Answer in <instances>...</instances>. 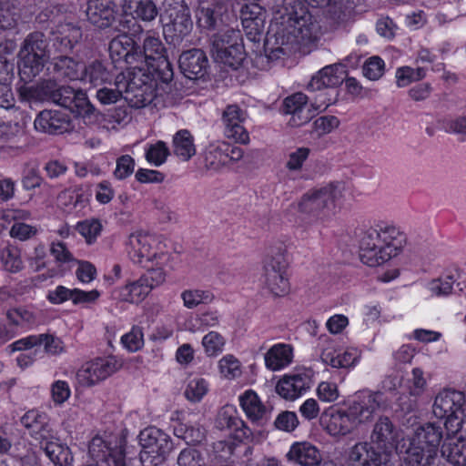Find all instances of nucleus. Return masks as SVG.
I'll return each instance as SVG.
<instances>
[{
	"label": "nucleus",
	"instance_id": "f257e3e1",
	"mask_svg": "<svg viewBox=\"0 0 466 466\" xmlns=\"http://www.w3.org/2000/svg\"><path fill=\"white\" fill-rule=\"evenodd\" d=\"M386 406L380 391L362 390L347 402V409L329 406L320 415L323 430L332 437H344L354 432L360 425L370 422L376 413Z\"/></svg>",
	"mask_w": 466,
	"mask_h": 466
},
{
	"label": "nucleus",
	"instance_id": "f03ea898",
	"mask_svg": "<svg viewBox=\"0 0 466 466\" xmlns=\"http://www.w3.org/2000/svg\"><path fill=\"white\" fill-rule=\"evenodd\" d=\"M465 406L466 399L461 391L443 390L436 396L432 407L437 418L445 419L446 441L451 449L442 453L452 466H466V441L462 434Z\"/></svg>",
	"mask_w": 466,
	"mask_h": 466
},
{
	"label": "nucleus",
	"instance_id": "7ed1b4c3",
	"mask_svg": "<svg viewBox=\"0 0 466 466\" xmlns=\"http://www.w3.org/2000/svg\"><path fill=\"white\" fill-rule=\"evenodd\" d=\"M127 252L135 263L149 268L142 277L151 290L163 285L173 269L167 245L154 235L142 231L132 233L127 242Z\"/></svg>",
	"mask_w": 466,
	"mask_h": 466
},
{
	"label": "nucleus",
	"instance_id": "20e7f679",
	"mask_svg": "<svg viewBox=\"0 0 466 466\" xmlns=\"http://www.w3.org/2000/svg\"><path fill=\"white\" fill-rule=\"evenodd\" d=\"M406 244V235L399 227L390 223L378 224L361 237L360 258L369 267H378L400 256Z\"/></svg>",
	"mask_w": 466,
	"mask_h": 466
},
{
	"label": "nucleus",
	"instance_id": "39448f33",
	"mask_svg": "<svg viewBox=\"0 0 466 466\" xmlns=\"http://www.w3.org/2000/svg\"><path fill=\"white\" fill-rule=\"evenodd\" d=\"M352 198V192L343 183H330L307 191L298 208L311 221L324 224L331 221Z\"/></svg>",
	"mask_w": 466,
	"mask_h": 466
},
{
	"label": "nucleus",
	"instance_id": "423d86ee",
	"mask_svg": "<svg viewBox=\"0 0 466 466\" xmlns=\"http://www.w3.org/2000/svg\"><path fill=\"white\" fill-rule=\"evenodd\" d=\"M281 19V26L279 27L278 22L271 24L267 35V50L270 45L278 46L272 48L269 58H279V55H284V46L308 43L318 38L319 27L309 13L301 9L300 13H289Z\"/></svg>",
	"mask_w": 466,
	"mask_h": 466
},
{
	"label": "nucleus",
	"instance_id": "0eeeda50",
	"mask_svg": "<svg viewBox=\"0 0 466 466\" xmlns=\"http://www.w3.org/2000/svg\"><path fill=\"white\" fill-rule=\"evenodd\" d=\"M152 76L150 73H143L142 76H137L136 71H131L129 76L121 73L116 76L114 85L116 88L102 87L96 92L97 100L103 105L116 103L120 97L136 108H141L148 105L154 99L156 94L150 86Z\"/></svg>",
	"mask_w": 466,
	"mask_h": 466
},
{
	"label": "nucleus",
	"instance_id": "6e6552de",
	"mask_svg": "<svg viewBox=\"0 0 466 466\" xmlns=\"http://www.w3.org/2000/svg\"><path fill=\"white\" fill-rule=\"evenodd\" d=\"M398 446L408 466H431L443 438L441 428L434 423L417 426Z\"/></svg>",
	"mask_w": 466,
	"mask_h": 466
},
{
	"label": "nucleus",
	"instance_id": "1a4fd4ad",
	"mask_svg": "<svg viewBox=\"0 0 466 466\" xmlns=\"http://www.w3.org/2000/svg\"><path fill=\"white\" fill-rule=\"evenodd\" d=\"M22 425L28 431V433L45 443V453L54 466H70L73 461L68 447L54 441V432L49 423L48 415L38 409L27 410L21 417Z\"/></svg>",
	"mask_w": 466,
	"mask_h": 466
},
{
	"label": "nucleus",
	"instance_id": "9d476101",
	"mask_svg": "<svg viewBox=\"0 0 466 466\" xmlns=\"http://www.w3.org/2000/svg\"><path fill=\"white\" fill-rule=\"evenodd\" d=\"M29 91L32 93V98L50 100L56 105L68 108L83 119H88L89 122L95 114V107L88 100L86 92L80 89L76 90L68 86L55 88L54 84L48 82L37 86L35 90H33V86H30Z\"/></svg>",
	"mask_w": 466,
	"mask_h": 466
},
{
	"label": "nucleus",
	"instance_id": "9b49d317",
	"mask_svg": "<svg viewBox=\"0 0 466 466\" xmlns=\"http://www.w3.org/2000/svg\"><path fill=\"white\" fill-rule=\"evenodd\" d=\"M160 20L166 39L173 44L180 42L193 27L189 9L184 0H164Z\"/></svg>",
	"mask_w": 466,
	"mask_h": 466
},
{
	"label": "nucleus",
	"instance_id": "f8f14e48",
	"mask_svg": "<svg viewBox=\"0 0 466 466\" xmlns=\"http://www.w3.org/2000/svg\"><path fill=\"white\" fill-rule=\"evenodd\" d=\"M328 95V92L319 93L310 103H309L307 96L300 92L287 96L283 101V111L290 116L289 125L300 127L308 123L319 112L325 110L333 103V98H327Z\"/></svg>",
	"mask_w": 466,
	"mask_h": 466
},
{
	"label": "nucleus",
	"instance_id": "ddd939ff",
	"mask_svg": "<svg viewBox=\"0 0 466 466\" xmlns=\"http://www.w3.org/2000/svg\"><path fill=\"white\" fill-rule=\"evenodd\" d=\"M210 52L216 62L234 69L241 66L245 59L239 32L230 28L213 35Z\"/></svg>",
	"mask_w": 466,
	"mask_h": 466
},
{
	"label": "nucleus",
	"instance_id": "4468645a",
	"mask_svg": "<svg viewBox=\"0 0 466 466\" xmlns=\"http://www.w3.org/2000/svg\"><path fill=\"white\" fill-rule=\"evenodd\" d=\"M46 41L41 33H33L20 51L19 76L24 82H30L43 70L46 60Z\"/></svg>",
	"mask_w": 466,
	"mask_h": 466
},
{
	"label": "nucleus",
	"instance_id": "2eb2a0df",
	"mask_svg": "<svg viewBox=\"0 0 466 466\" xmlns=\"http://www.w3.org/2000/svg\"><path fill=\"white\" fill-rule=\"evenodd\" d=\"M141 451L139 461L142 464L158 466L164 457L172 450V441L166 432L157 427H147L140 431Z\"/></svg>",
	"mask_w": 466,
	"mask_h": 466
},
{
	"label": "nucleus",
	"instance_id": "dca6fc26",
	"mask_svg": "<svg viewBox=\"0 0 466 466\" xmlns=\"http://www.w3.org/2000/svg\"><path fill=\"white\" fill-rule=\"evenodd\" d=\"M166 49L158 37L148 35L144 40L142 57L138 59V65L134 66L137 76H142L143 73H150L152 76L150 86L155 91L157 76L160 67L167 68L169 63L165 56Z\"/></svg>",
	"mask_w": 466,
	"mask_h": 466
},
{
	"label": "nucleus",
	"instance_id": "f3484780",
	"mask_svg": "<svg viewBox=\"0 0 466 466\" xmlns=\"http://www.w3.org/2000/svg\"><path fill=\"white\" fill-rule=\"evenodd\" d=\"M90 457L98 464L125 466V453L122 441L117 436L104 432L96 435L88 447Z\"/></svg>",
	"mask_w": 466,
	"mask_h": 466
},
{
	"label": "nucleus",
	"instance_id": "a211bd4d",
	"mask_svg": "<svg viewBox=\"0 0 466 466\" xmlns=\"http://www.w3.org/2000/svg\"><path fill=\"white\" fill-rule=\"evenodd\" d=\"M264 285L274 297H285L290 292L283 255L269 258L264 265Z\"/></svg>",
	"mask_w": 466,
	"mask_h": 466
},
{
	"label": "nucleus",
	"instance_id": "6ab92c4d",
	"mask_svg": "<svg viewBox=\"0 0 466 466\" xmlns=\"http://www.w3.org/2000/svg\"><path fill=\"white\" fill-rule=\"evenodd\" d=\"M324 365L332 369L352 370L360 362L362 351L355 346L336 348L332 343L324 347L319 355Z\"/></svg>",
	"mask_w": 466,
	"mask_h": 466
},
{
	"label": "nucleus",
	"instance_id": "aec40b11",
	"mask_svg": "<svg viewBox=\"0 0 466 466\" xmlns=\"http://www.w3.org/2000/svg\"><path fill=\"white\" fill-rule=\"evenodd\" d=\"M398 431L387 417H380L374 424L370 440L376 445L378 451L382 454V457L388 461V457L396 451L400 454L398 446L405 441L403 438L398 441Z\"/></svg>",
	"mask_w": 466,
	"mask_h": 466
},
{
	"label": "nucleus",
	"instance_id": "412c9836",
	"mask_svg": "<svg viewBox=\"0 0 466 466\" xmlns=\"http://www.w3.org/2000/svg\"><path fill=\"white\" fill-rule=\"evenodd\" d=\"M117 370L112 358H97L84 363L76 371V380L84 387L94 386L106 380Z\"/></svg>",
	"mask_w": 466,
	"mask_h": 466
},
{
	"label": "nucleus",
	"instance_id": "4be33fe9",
	"mask_svg": "<svg viewBox=\"0 0 466 466\" xmlns=\"http://www.w3.org/2000/svg\"><path fill=\"white\" fill-rule=\"evenodd\" d=\"M346 66L342 64H333L324 66L315 76H312L309 89L311 91L328 92L327 98H333L335 101L336 94L334 87L340 85L345 79Z\"/></svg>",
	"mask_w": 466,
	"mask_h": 466
},
{
	"label": "nucleus",
	"instance_id": "5701e85b",
	"mask_svg": "<svg viewBox=\"0 0 466 466\" xmlns=\"http://www.w3.org/2000/svg\"><path fill=\"white\" fill-rule=\"evenodd\" d=\"M311 386V379L305 370L284 374L277 382V394L286 400H295L304 395Z\"/></svg>",
	"mask_w": 466,
	"mask_h": 466
},
{
	"label": "nucleus",
	"instance_id": "b1692460",
	"mask_svg": "<svg viewBox=\"0 0 466 466\" xmlns=\"http://www.w3.org/2000/svg\"><path fill=\"white\" fill-rule=\"evenodd\" d=\"M288 461L299 466H319L320 463H335L336 458H326L319 450L309 441L294 442L288 453Z\"/></svg>",
	"mask_w": 466,
	"mask_h": 466
},
{
	"label": "nucleus",
	"instance_id": "393cba45",
	"mask_svg": "<svg viewBox=\"0 0 466 466\" xmlns=\"http://www.w3.org/2000/svg\"><path fill=\"white\" fill-rule=\"evenodd\" d=\"M109 52L114 62L123 61L127 66L124 72L127 76L134 71V66L138 65V59L142 57L141 52L135 46L134 40L127 35L115 37L110 43Z\"/></svg>",
	"mask_w": 466,
	"mask_h": 466
},
{
	"label": "nucleus",
	"instance_id": "a878e982",
	"mask_svg": "<svg viewBox=\"0 0 466 466\" xmlns=\"http://www.w3.org/2000/svg\"><path fill=\"white\" fill-rule=\"evenodd\" d=\"M216 425L228 430L235 440L242 441L251 437V431L238 414L234 405H225L218 412Z\"/></svg>",
	"mask_w": 466,
	"mask_h": 466
},
{
	"label": "nucleus",
	"instance_id": "bb28decb",
	"mask_svg": "<svg viewBox=\"0 0 466 466\" xmlns=\"http://www.w3.org/2000/svg\"><path fill=\"white\" fill-rule=\"evenodd\" d=\"M245 118V112L238 106H228L222 116L225 136L237 143L248 144L249 135L242 125Z\"/></svg>",
	"mask_w": 466,
	"mask_h": 466
},
{
	"label": "nucleus",
	"instance_id": "cd10ccee",
	"mask_svg": "<svg viewBox=\"0 0 466 466\" xmlns=\"http://www.w3.org/2000/svg\"><path fill=\"white\" fill-rule=\"evenodd\" d=\"M243 30L250 41H259L265 29L266 11L258 4L246 5L240 14Z\"/></svg>",
	"mask_w": 466,
	"mask_h": 466
},
{
	"label": "nucleus",
	"instance_id": "c85d7f7f",
	"mask_svg": "<svg viewBox=\"0 0 466 466\" xmlns=\"http://www.w3.org/2000/svg\"><path fill=\"white\" fill-rule=\"evenodd\" d=\"M35 322V313L25 308L12 309L6 312V323L2 329V340H9Z\"/></svg>",
	"mask_w": 466,
	"mask_h": 466
},
{
	"label": "nucleus",
	"instance_id": "c756f323",
	"mask_svg": "<svg viewBox=\"0 0 466 466\" xmlns=\"http://www.w3.org/2000/svg\"><path fill=\"white\" fill-rule=\"evenodd\" d=\"M293 345L286 342L273 344L264 354L265 367L273 372L289 368L294 361Z\"/></svg>",
	"mask_w": 466,
	"mask_h": 466
},
{
	"label": "nucleus",
	"instance_id": "7c9ffc66",
	"mask_svg": "<svg viewBox=\"0 0 466 466\" xmlns=\"http://www.w3.org/2000/svg\"><path fill=\"white\" fill-rule=\"evenodd\" d=\"M183 411L175 410L170 420L173 422V433L177 438L182 439L187 444H198L204 441L205 429L198 422H184L181 420Z\"/></svg>",
	"mask_w": 466,
	"mask_h": 466
},
{
	"label": "nucleus",
	"instance_id": "2f4dec72",
	"mask_svg": "<svg viewBox=\"0 0 466 466\" xmlns=\"http://www.w3.org/2000/svg\"><path fill=\"white\" fill-rule=\"evenodd\" d=\"M238 404L246 417L253 423H261L268 419V409L254 390H246L238 398Z\"/></svg>",
	"mask_w": 466,
	"mask_h": 466
},
{
	"label": "nucleus",
	"instance_id": "473e14b6",
	"mask_svg": "<svg viewBox=\"0 0 466 466\" xmlns=\"http://www.w3.org/2000/svg\"><path fill=\"white\" fill-rule=\"evenodd\" d=\"M30 218V212L25 209L7 210L2 214V220H14L9 234L12 238L19 240H26L37 233V228L29 224L22 222Z\"/></svg>",
	"mask_w": 466,
	"mask_h": 466
},
{
	"label": "nucleus",
	"instance_id": "72a5a7b5",
	"mask_svg": "<svg viewBox=\"0 0 466 466\" xmlns=\"http://www.w3.org/2000/svg\"><path fill=\"white\" fill-rule=\"evenodd\" d=\"M207 66L208 58L200 49L186 51L179 57V67L188 78H198L203 76Z\"/></svg>",
	"mask_w": 466,
	"mask_h": 466
},
{
	"label": "nucleus",
	"instance_id": "f704fd0d",
	"mask_svg": "<svg viewBox=\"0 0 466 466\" xmlns=\"http://www.w3.org/2000/svg\"><path fill=\"white\" fill-rule=\"evenodd\" d=\"M86 13L90 23L101 28L108 26L115 17L111 0H88Z\"/></svg>",
	"mask_w": 466,
	"mask_h": 466
},
{
	"label": "nucleus",
	"instance_id": "c9c22d12",
	"mask_svg": "<svg viewBox=\"0 0 466 466\" xmlns=\"http://www.w3.org/2000/svg\"><path fill=\"white\" fill-rule=\"evenodd\" d=\"M36 130L48 134H60L67 130L68 122L59 111L44 110L35 119Z\"/></svg>",
	"mask_w": 466,
	"mask_h": 466
},
{
	"label": "nucleus",
	"instance_id": "e433bc0d",
	"mask_svg": "<svg viewBox=\"0 0 466 466\" xmlns=\"http://www.w3.org/2000/svg\"><path fill=\"white\" fill-rule=\"evenodd\" d=\"M349 461L359 463L360 466H380L387 464L388 461L382 454L373 450L367 442L355 444L349 451Z\"/></svg>",
	"mask_w": 466,
	"mask_h": 466
},
{
	"label": "nucleus",
	"instance_id": "4c0bfd02",
	"mask_svg": "<svg viewBox=\"0 0 466 466\" xmlns=\"http://www.w3.org/2000/svg\"><path fill=\"white\" fill-rule=\"evenodd\" d=\"M150 292V288L141 276L138 279L116 289L113 291V297L120 301L138 303L144 300Z\"/></svg>",
	"mask_w": 466,
	"mask_h": 466
},
{
	"label": "nucleus",
	"instance_id": "58836bf2",
	"mask_svg": "<svg viewBox=\"0 0 466 466\" xmlns=\"http://www.w3.org/2000/svg\"><path fill=\"white\" fill-rule=\"evenodd\" d=\"M113 74L110 65L95 60L84 66L81 81L92 86H97L111 82Z\"/></svg>",
	"mask_w": 466,
	"mask_h": 466
},
{
	"label": "nucleus",
	"instance_id": "ea45409f",
	"mask_svg": "<svg viewBox=\"0 0 466 466\" xmlns=\"http://www.w3.org/2000/svg\"><path fill=\"white\" fill-rule=\"evenodd\" d=\"M86 123L91 124L97 121L99 128L107 132H116L123 127L127 122V114L125 109L116 108L107 112L106 114L100 115L95 110L91 121L84 119Z\"/></svg>",
	"mask_w": 466,
	"mask_h": 466
},
{
	"label": "nucleus",
	"instance_id": "a19ab883",
	"mask_svg": "<svg viewBox=\"0 0 466 466\" xmlns=\"http://www.w3.org/2000/svg\"><path fill=\"white\" fill-rule=\"evenodd\" d=\"M123 12L135 19L152 21L157 15L156 5L151 0H124Z\"/></svg>",
	"mask_w": 466,
	"mask_h": 466
},
{
	"label": "nucleus",
	"instance_id": "79ce46f5",
	"mask_svg": "<svg viewBox=\"0 0 466 466\" xmlns=\"http://www.w3.org/2000/svg\"><path fill=\"white\" fill-rule=\"evenodd\" d=\"M209 382L207 379L189 375L184 383V397L191 403L200 402L209 391Z\"/></svg>",
	"mask_w": 466,
	"mask_h": 466
},
{
	"label": "nucleus",
	"instance_id": "37998d69",
	"mask_svg": "<svg viewBox=\"0 0 466 466\" xmlns=\"http://www.w3.org/2000/svg\"><path fill=\"white\" fill-rule=\"evenodd\" d=\"M217 370L221 380L233 381L241 378L244 367L235 355L228 353L218 360Z\"/></svg>",
	"mask_w": 466,
	"mask_h": 466
},
{
	"label": "nucleus",
	"instance_id": "c03bdc74",
	"mask_svg": "<svg viewBox=\"0 0 466 466\" xmlns=\"http://www.w3.org/2000/svg\"><path fill=\"white\" fill-rule=\"evenodd\" d=\"M455 281L456 272L447 270L442 276L426 281L424 289L432 297H444L451 293Z\"/></svg>",
	"mask_w": 466,
	"mask_h": 466
},
{
	"label": "nucleus",
	"instance_id": "a18cd8bd",
	"mask_svg": "<svg viewBox=\"0 0 466 466\" xmlns=\"http://www.w3.org/2000/svg\"><path fill=\"white\" fill-rule=\"evenodd\" d=\"M228 148V143L225 141H216L210 143L205 151V165L208 169L218 170L227 166L228 157L226 151Z\"/></svg>",
	"mask_w": 466,
	"mask_h": 466
},
{
	"label": "nucleus",
	"instance_id": "49530a36",
	"mask_svg": "<svg viewBox=\"0 0 466 466\" xmlns=\"http://www.w3.org/2000/svg\"><path fill=\"white\" fill-rule=\"evenodd\" d=\"M180 299L186 309H193L200 305L210 304L214 300L215 296L208 289L188 288L181 291Z\"/></svg>",
	"mask_w": 466,
	"mask_h": 466
},
{
	"label": "nucleus",
	"instance_id": "de8ad7c7",
	"mask_svg": "<svg viewBox=\"0 0 466 466\" xmlns=\"http://www.w3.org/2000/svg\"><path fill=\"white\" fill-rule=\"evenodd\" d=\"M173 150L174 154L183 161L189 160L196 154L193 137L187 130L182 129L175 134Z\"/></svg>",
	"mask_w": 466,
	"mask_h": 466
},
{
	"label": "nucleus",
	"instance_id": "09e8293b",
	"mask_svg": "<svg viewBox=\"0 0 466 466\" xmlns=\"http://www.w3.org/2000/svg\"><path fill=\"white\" fill-rule=\"evenodd\" d=\"M83 68L82 65L67 56L59 57L55 62L57 75L71 81H81Z\"/></svg>",
	"mask_w": 466,
	"mask_h": 466
},
{
	"label": "nucleus",
	"instance_id": "8fccbe9b",
	"mask_svg": "<svg viewBox=\"0 0 466 466\" xmlns=\"http://www.w3.org/2000/svg\"><path fill=\"white\" fill-rule=\"evenodd\" d=\"M201 346L207 357L215 358L224 351L226 338L219 332L212 330L203 336Z\"/></svg>",
	"mask_w": 466,
	"mask_h": 466
},
{
	"label": "nucleus",
	"instance_id": "3c124183",
	"mask_svg": "<svg viewBox=\"0 0 466 466\" xmlns=\"http://www.w3.org/2000/svg\"><path fill=\"white\" fill-rule=\"evenodd\" d=\"M169 155V149L163 141L147 144L145 147V157L147 161L154 166L160 167L163 165Z\"/></svg>",
	"mask_w": 466,
	"mask_h": 466
},
{
	"label": "nucleus",
	"instance_id": "603ef678",
	"mask_svg": "<svg viewBox=\"0 0 466 466\" xmlns=\"http://www.w3.org/2000/svg\"><path fill=\"white\" fill-rule=\"evenodd\" d=\"M427 388L424 372L420 368L412 369L410 376L404 382L405 390L413 397H420Z\"/></svg>",
	"mask_w": 466,
	"mask_h": 466
},
{
	"label": "nucleus",
	"instance_id": "864d4df0",
	"mask_svg": "<svg viewBox=\"0 0 466 466\" xmlns=\"http://www.w3.org/2000/svg\"><path fill=\"white\" fill-rule=\"evenodd\" d=\"M426 71L422 67L412 68L410 66H401L397 68L395 77L399 87H405L412 82L424 78Z\"/></svg>",
	"mask_w": 466,
	"mask_h": 466
},
{
	"label": "nucleus",
	"instance_id": "5fc2aeb1",
	"mask_svg": "<svg viewBox=\"0 0 466 466\" xmlns=\"http://www.w3.org/2000/svg\"><path fill=\"white\" fill-rule=\"evenodd\" d=\"M50 399L55 406H62L71 397L72 391L68 381L55 380L49 387Z\"/></svg>",
	"mask_w": 466,
	"mask_h": 466
},
{
	"label": "nucleus",
	"instance_id": "6e6d98bb",
	"mask_svg": "<svg viewBox=\"0 0 466 466\" xmlns=\"http://www.w3.org/2000/svg\"><path fill=\"white\" fill-rule=\"evenodd\" d=\"M123 347L129 352H136L144 346V333L139 326H133L132 329L121 337Z\"/></svg>",
	"mask_w": 466,
	"mask_h": 466
},
{
	"label": "nucleus",
	"instance_id": "4d7b16f0",
	"mask_svg": "<svg viewBox=\"0 0 466 466\" xmlns=\"http://www.w3.org/2000/svg\"><path fill=\"white\" fill-rule=\"evenodd\" d=\"M316 396L325 403L337 401L340 397L338 384L331 380L320 381L316 388Z\"/></svg>",
	"mask_w": 466,
	"mask_h": 466
},
{
	"label": "nucleus",
	"instance_id": "13d9d810",
	"mask_svg": "<svg viewBox=\"0 0 466 466\" xmlns=\"http://www.w3.org/2000/svg\"><path fill=\"white\" fill-rule=\"evenodd\" d=\"M310 154V148L307 147H299L291 149L286 161V167L289 171H299Z\"/></svg>",
	"mask_w": 466,
	"mask_h": 466
},
{
	"label": "nucleus",
	"instance_id": "bf43d9fd",
	"mask_svg": "<svg viewBox=\"0 0 466 466\" xmlns=\"http://www.w3.org/2000/svg\"><path fill=\"white\" fill-rule=\"evenodd\" d=\"M76 228L87 244H92L102 231V225L97 219H86L77 223Z\"/></svg>",
	"mask_w": 466,
	"mask_h": 466
},
{
	"label": "nucleus",
	"instance_id": "052dcab7",
	"mask_svg": "<svg viewBox=\"0 0 466 466\" xmlns=\"http://www.w3.org/2000/svg\"><path fill=\"white\" fill-rule=\"evenodd\" d=\"M58 34L60 36H57V39L60 40L66 49L73 48L82 36L80 28L71 24L61 25Z\"/></svg>",
	"mask_w": 466,
	"mask_h": 466
},
{
	"label": "nucleus",
	"instance_id": "680f3d73",
	"mask_svg": "<svg viewBox=\"0 0 466 466\" xmlns=\"http://www.w3.org/2000/svg\"><path fill=\"white\" fill-rule=\"evenodd\" d=\"M2 264L5 269L11 272H17L23 267L21 252L15 247H8L2 251Z\"/></svg>",
	"mask_w": 466,
	"mask_h": 466
},
{
	"label": "nucleus",
	"instance_id": "e2e57ef3",
	"mask_svg": "<svg viewBox=\"0 0 466 466\" xmlns=\"http://www.w3.org/2000/svg\"><path fill=\"white\" fill-rule=\"evenodd\" d=\"M385 71V63L380 56L368 58L363 66L364 76L372 81L380 79Z\"/></svg>",
	"mask_w": 466,
	"mask_h": 466
},
{
	"label": "nucleus",
	"instance_id": "0e129e2a",
	"mask_svg": "<svg viewBox=\"0 0 466 466\" xmlns=\"http://www.w3.org/2000/svg\"><path fill=\"white\" fill-rule=\"evenodd\" d=\"M77 264L76 276L82 284L91 283L97 275L96 267L86 260H75Z\"/></svg>",
	"mask_w": 466,
	"mask_h": 466
},
{
	"label": "nucleus",
	"instance_id": "69168bd1",
	"mask_svg": "<svg viewBox=\"0 0 466 466\" xmlns=\"http://www.w3.org/2000/svg\"><path fill=\"white\" fill-rule=\"evenodd\" d=\"M350 325L348 316L344 314H333L325 322V328L331 335H341Z\"/></svg>",
	"mask_w": 466,
	"mask_h": 466
},
{
	"label": "nucleus",
	"instance_id": "338daca9",
	"mask_svg": "<svg viewBox=\"0 0 466 466\" xmlns=\"http://www.w3.org/2000/svg\"><path fill=\"white\" fill-rule=\"evenodd\" d=\"M276 428L286 432L293 431L299 425V419L294 411H282L274 422Z\"/></svg>",
	"mask_w": 466,
	"mask_h": 466
},
{
	"label": "nucleus",
	"instance_id": "774afa93",
	"mask_svg": "<svg viewBox=\"0 0 466 466\" xmlns=\"http://www.w3.org/2000/svg\"><path fill=\"white\" fill-rule=\"evenodd\" d=\"M135 169V160L128 155L121 156L116 159V169L114 177L116 179L122 180L128 177Z\"/></svg>",
	"mask_w": 466,
	"mask_h": 466
}]
</instances>
